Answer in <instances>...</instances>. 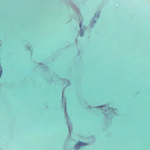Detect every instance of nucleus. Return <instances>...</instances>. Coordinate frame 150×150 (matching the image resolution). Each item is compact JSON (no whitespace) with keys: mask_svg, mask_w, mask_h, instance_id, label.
I'll use <instances>...</instances> for the list:
<instances>
[{"mask_svg":"<svg viewBox=\"0 0 150 150\" xmlns=\"http://www.w3.org/2000/svg\"><path fill=\"white\" fill-rule=\"evenodd\" d=\"M86 143H83L82 142H79L77 143L75 145V148L76 149H79L81 146H84L87 145Z\"/></svg>","mask_w":150,"mask_h":150,"instance_id":"f257e3e1","label":"nucleus"},{"mask_svg":"<svg viewBox=\"0 0 150 150\" xmlns=\"http://www.w3.org/2000/svg\"><path fill=\"white\" fill-rule=\"evenodd\" d=\"M80 35L81 37H82L83 35V32H81Z\"/></svg>","mask_w":150,"mask_h":150,"instance_id":"f03ea898","label":"nucleus"},{"mask_svg":"<svg viewBox=\"0 0 150 150\" xmlns=\"http://www.w3.org/2000/svg\"><path fill=\"white\" fill-rule=\"evenodd\" d=\"M82 23H81L79 24V26H80V28L81 29V27H82Z\"/></svg>","mask_w":150,"mask_h":150,"instance_id":"7ed1b4c3","label":"nucleus"},{"mask_svg":"<svg viewBox=\"0 0 150 150\" xmlns=\"http://www.w3.org/2000/svg\"><path fill=\"white\" fill-rule=\"evenodd\" d=\"M104 106H101L100 107H104Z\"/></svg>","mask_w":150,"mask_h":150,"instance_id":"20e7f679","label":"nucleus"},{"mask_svg":"<svg viewBox=\"0 0 150 150\" xmlns=\"http://www.w3.org/2000/svg\"><path fill=\"white\" fill-rule=\"evenodd\" d=\"M99 15H98V17H99Z\"/></svg>","mask_w":150,"mask_h":150,"instance_id":"39448f33","label":"nucleus"}]
</instances>
